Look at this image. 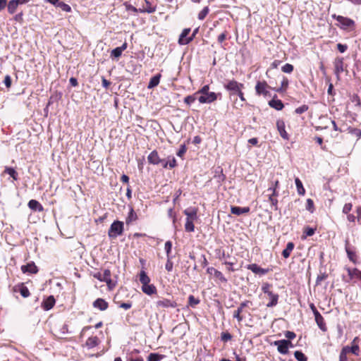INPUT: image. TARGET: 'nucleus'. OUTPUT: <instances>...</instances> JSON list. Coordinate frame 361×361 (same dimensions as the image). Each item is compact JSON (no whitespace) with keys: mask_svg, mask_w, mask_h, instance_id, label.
<instances>
[{"mask_svg":"<svg viewBox=\"0 0 361 361\" xmlns=\"http://www.w3.org/2000/svg\"><path fill=\"white\" fill-rule=\"evenodd\" d=\"M209 85H205L195 93V95H200L197 99L200 104H210L221 98V93L209 92Z\"/></svg>","mask_w":361,"mask_h":361,"instance_id":"obj_1","label":"nucleus"},{"mask_svg":"<svg viewBox=\"0 0 361 361\" xmlns=\"http://www.w3.org/2000/svg\"><path fill=\"white\" fill-rule=\"evenodd\" d=\"M139 281L142 283V290L147 295H152L157 293V289L154 284H149L151 279L144 270L139 274Z\"/></svg>","mask_w":361,"mask_h":361,"instance_id":"obj_2","label":"nucleus"},{"mask_svg":"<svg viewBox=\"0 0 361 361\" xmlns=\"http://www.w3.org/2000/svg\"><path fill=\"white\" fill-rule=\"evenodd\" d=\"M92 276L102 282H105L109 290L115 288L116 282L111 279V272L109 269H104L103 272L97 271L92 274Z\"/></svg>","mask_w":361,"mask_h":361,"instance_id":"obj_3","label":"nucleus"},{"mask_svg":"<svg viewBox=\"0 0 361 361\" xmlns=\"http://www.w3.org/2000/svg\"><path fill=\"white\" fill-rule=\"evenodd\" d=\"M272 285L269 283H264L262 286V290L264 294H267L269 302L267 304V307H272L277 305L279 295L278 293H275L271 290Z\"/></svg>","mask_w":361,"mask_h":361,"instance_id":"obj_4","label":"nucleus"},{"mask_svg":"<svg viewBox=\"0 0 361 361\" xmlns=\"http://www.w3.org/2000/svg\"><path fill=\"white\" fill-rule=\"evenodd\" d=\"M279 188V180H276L271 183V185L267 189V192H271L269 194V201L272 207H274L276 210L278 209V200L277 197L279 196L278 189Z\"/></svg>","mask_w":361,"mask_h":361,"instance_id":"obj_5","label":"nucleus"},{"mask_svg":"<svg viewBox=\"0 0 361 361\" xmlns=\"http://www.w3.org/2000/svg\"><path fill=\"white\" fill-rule=\"evenodd\" d=\"M255 89L257 96L267 97L271 96L269 90H273V87H271L266 80H258L256 82Z\"/></svg>","mask_w":361,"mask_h":361,"instance_id":"obj_6","label":"nucleus"},{"mask_svg":"<svg viewBox=\"0 0 361 361\" xmlns=\"http://www.w3.org/2000/svg\"><path fill=\"white\" fill-rule=\"evenodd\" d=\"M332 18L336 19L338 22V25H337L341 29L353 30L355 27V21L349 18L344 17L343 16H338L336 14H333Z\"/></svg>","mask_w":361,"mask_h":361,"instance_id":"obj_7","label":"nucleus"},{"mask_svg":"<svg viewBox=\"0 0 361 361\" xmlns=\"http://www.w3.org/2000/svg\"><path fill=\"white\" fill-rule=\"evenodd\" d=\"M124 231V225L122 221H114L108 231V235L110 238H116L118 235L123 234Z\"/></svg>","mask_w":361,"mask_h":361,"instance_id":"obj_8","label":"nucleus"},{"mask_svg":"<svg viewBox=\"0 0 361 361\" xmlns=\"http://www.w3.org/2000/svg\"><path fill=\"white\" fill-rule=\"evenodd\" d=\"M224 87L229 92L230 96H231L233 94H236L240 90H243L244 88V85L235 80H228Z\"/></svg>","mask_w":361,"mask_h":361,"instance_id":"obj_9","label":"nucleus"},{"mask_svg":"<svg viewBox=\"0 0 361 361\" xmlns=\"http://www.w3.org/2000/svg\"><path fill=\"white\" fill-rule=\"evenodd\" d=\"M345 250L349 260L354 264H358V256L356 253L355 248L350 244L348 240H345Z\"/></svg>","mask_w":361,"mask_h":361,"instance_id":"obj_10","label":"nucleus"},{"mask_svg":"<svg viewBox=\"0 0 361 361\" xmlns=\"http://www.w3.org/2000/svg\"><path fill=\"white\" fill-rule=\"evenodd\" d=\"M360 342V338L359 336H356L352 341L351 346L345 345L344 347L348 351L349 353H352L357 356L360 355V353L361 352Z\"/></svg>","mask_w":361,"mask_h":361,"instance_id":"obj_11","label":"nucleus"},{"mask_svg":"<svg viewBox=\"0 0 361 361\" xmlns=\"http://www.w3.org/2000/svg\"><path fill=\"white\" fill-rule=\"evenodd\" d=\"M157 308L160 310H164L166 308H175L177 307V302L175 300H169L167 298H163L156 302Z\"/></svg>","mask_w":361,"mask_h":361,"instance_id":"obj_12","label":"nucleus"},{"mask_svg":"<svg viewBox=\"0 0 361 361\" xmlns=\"http://www.w3.org/2000/svg\"><path fill=\"white\" fill-rule=\"evenodd\" d=\"M190 28H185L179 36L178 44L180 45H186L192 42V37H190Z\"/></svg>","mask_w":361,"mask_h":361,"instance_id":"obj_13","label":"nucleus"},{"mask_svg":"<svg viewBox=\"0 0 361 361\" xmlns=\"http://www.w3.org/2000/svg\"><path fill=\"white\" fill-rule=\"evenodd\" d=\"M276 128H277V130H278L281 137L286 140H288L289 135L286 130V125L283 120H281V119L277 120Z\"/></svg>","mask_w":361,"mask_h":361,"instance_id":"obj_14","label":"nucleus"},{"mask_svg":"<svg viewBox=\"0 0 361 361\" xmlns=\"http://www.w3.org/2000/svg\"><path fill=\"white\" fill-rule=\"evenodd\" d=\"M289 85V80L288 79L284 76L282 75L281 82L280 87H273V90L279 93V94H283L286 92Z\"/></svg>","mask_w":361,"mask_h":361,"instance_id":"obj_15","label":"nucleus"},{"mask_svg":"<svg viewBox=\"0 0 361 361\" xmlns=\"http://www.w3.org/2000/svg\"><path fill=\"white\" fill-rule=\"evenodd\" d=\"M56 304V300L53 295H49L44 299L41 305V307L44 310L48 311L52 309Z\"/></svg>","mask_w":361,"mask_h":361,"instance_id":"obj_16","label":"nucleus"},{"mask_svg":"<svg viewBox=\"0 0 361 361\" xmlns=\"http://www.w3.org/2000/svg\"><path fill=\"white\" fill-rule=\"evenodd\" d=\"M13 292H19L23 298H27L30 295V290L23 283H20L13 288Z\"/></svg>","mask_w":361,"mask_h":361,"instance_id":"obj_17","label":"nucleus"},{"mask_svg":"<svg viewBox=\"0 0 361 361\" xmlns=\"http://www.w3.org/2000/svg\"><path fill=\"white\" fill-rule=\"evenodd\" d=\"M148 162L153 165H158L164 161L161 159L157 150H153L147 157Z\"/></svg>","mask_w":361,"mask_h":361,"instance_id":"obj_18","label":"nucleus"},{"mask_svg":"<svg viewBox=\"0 0 361 361\" xmlns=\"http://www.w3.org/2000/svg\"><path fill=\"white\" fill-rule=\"evenodd\" d=\"M247 269L252 271L255 274L264 275L269 271V269H263L259 267L257 264H250L247 266Z\"/></svg>","mask_w":361,"mask_h":361,"instance_id":"obj_19","label":"nucleus"},{"mask_svg":"<svg viewBox=\"0 0 361 361\" xmlns=\"http://www.w3.org/2000/svg\"><path fill=\"white\" fill-rule=\"evenodd\" d=\"M20 269L22 272L24 274H37L39 271L37 267L33 262H31L26 265H23Z\"/></svg>","mask_w":361,"mask_h":361,"instance_id":"obj_20","label":"nucleus"},{"mask_svg":"<svg viewBox=\"0 0 361 361\" xmlns=\"http://www.w3.org/2000/svg\"><path fill=\"white\" fill-rule=\"evenodd\" d=\"M92 305L101 311H104L109 307V303L103 298H97L93 302Z\"/></svg>","mask_w":361,"mask_h":361,"instance_id":"obj_21","label":"nucleus"},{"mask_svg":"<svg viewBox=\"0 0 361 361\" xmlns=\"http://www.w3.org/2000/svg\"><path fill=\"white\" fill-rule=\"evenodd\" d=\"M344 59L343 57H337L334 61L335 73L339 75L343 71Z\"/></svg>","mask_w":361,"mask_h":361,"instance_id":"obj_22","label":"nucleus"},{"mask_svg":"<svg viewBox=\"0 0 361 361\" xmlns=\"http://www.w3.org/2000/svg\"><path fill=\"white\" fill-rule=\"evenodd\" d=\"M128 47V44L126 42H125L122 46L121 47H116L115 49H114L111 51V54H110V56L111 58H115V59H118L119 58L121 54H122V52L126 50Z\"/></svg>","mask_w":361,"mask_h":361,"instance_id":"obj_23","label":"nucleus"},{"mask_svg":"<svg viewBox=\"0 0 361 361\" xmlns=\"http://www.w3.org/2000/svg\"><path fill=\"white\" fill-rule=\"evenodd\" d=\"M276 97L277 96L275 95L274 98L269 102V105L270 107L277 111H281L283 109L284 104L281 99H276Z\"/></svg>","mask_w":361,"mask_h":361,"instance_id":"obj_24","label":"nucleus"},{"mask_svg":"<svg viewBox=\"0 0 361 361\" xmlns=\"http://www.w3.org/2000/svg\"><path fill=\"white\" fill-rule=\"evenodd\" d=\"M274 345L277 346V350L281 354L286 355L288 353L285 339L274 341Z\"/></svg>","mask_w":361,"mask_h":361,"instance_id":"obj_25","label":"nucleus"},{"mask_svg":"<svg viewBox=\"0 0 361 361\" xmlns=\"http://www.w3.org/2000/svg\"><path fill=\"white\" fill-rule=\"evenodd\" d=\"M314 318H315V322H316L317 326H319V328L324 332L326 331L327 326H326V322L324 321V319L322 316V314L320 313H317V314H316L314 316Z\"/></svg>","mask_w":361,"mask_h":361,"instance_id":"obj_26","label":"nucleus"},{"mask_svg":"<svg viewBox=\"0 0 361 361\" xmlns=\"http://www.w3.org/2000/svg\"><path fill=\"white\" fill-rule=\"evenodd\" d=\"M27 206L30 209L35 212H42L44 211L43 206L37 200H30L28 202Z\"/></svg>","mask_w":361,"mask_h":361,"instance_id":"obj_27","label":"nucleus"},{"mask_svg":"<svg viewBox=\"0 0 361 361\" xmlns=\"http://www.w3.org/2000/svg\"><path fill=\"white\" fill-rule=\"evenodd\" d=\"M250 211V209L249 207H236V206H232L231 207V214H235V215H238V216H240L243 214H247V213H249Z\"/></svg>","mask_w":361,"mask_h":361,"instance_id":"obj_28","label":"nucleus"},{"mask_svg":"<svg viewBox=\"0 0 361 361\" xmlns=\"http://www.w3.org/2000/svg\"><path fill=\"white\" fill-rule=\"evenodd\" d=\"M100 342L99 338L97 336H90L87 339L85 346L88 348H92L97 346Z\"/></svg>","mask_w":361,"mask_h":361,"instance_id":"obj_29","label":"nucleus"},{"mask_svg":"<svg viewBox=\"0 0 361 361\" xmlns=\"http://www.w3.org/2000/svg\"><path fill=\"white\" fill-rule=\"evenodd\" d=\"M184 214L186 215V219L189 220H196L197 218V209L193 208L192 209H185L183 212Z\"/></svg>","mask_w":361,"mask_h":361,"instance_id":"obj_30","label":"nucleus"},{"mask_svg":"<svg viewBox=\"0 0 361 361\" xmlns=\"http://www.w3.org/2000/svg\"><path fill=\"white\" fill-rule=\"evenodd\" d=\"M157 7L155 6H152L150 2L148 1H145V6H143L142 8H140L139 11L140 13H152L156 11Z\"/></svg>","mask_w":361,"mask_h":361,"instance_id":"obj_31","label":"nucleus"},{"mask_svg":"<svg viewBox=\"0 0 361 361\" xmlns=\"http://www.w3.org/2000/svg\"><path fill=\"white\" fill-rule=\"evenodd\" d=\"M137 219V215L135 212L133 207H130L128 212V216L126 219V224L130 225L131 223L135 221Z\"/></svg>","mask_w":361,"mask_h":361,"instance_id":"obj_32","label":"nucleus"},{"mask_svg":"<svg viewBox=\"0 0 361 361\" xmlns=\"http://www.w3.org/2000/svg\"><path fill=\"white\" fill-rule=\"evenodd\" d=\"M20 4L16 0H10L8 2L7 10L8 13L13 14L16 12L17 8Z\"/></svg>","mask_w":361,"mask_h":361,"instance_id":"obj_33","label":"nucleus"},{"mask_svg":"<svg viewBox=\"0 0 361 361\" xmlns=\"http://www.w3.org/2000/svg\"><path fill=\"white\" fill-rule=\"evenodd\" d=\"M294 247V243L293 242H288L286 245V247L282 252L283 257L286 259L288 258Z\"/></svg>","mask_w":361,"mask_h":361,"instance_id":"obj_34","label":"nucleus"},{"mask_svg":"<svg viewBox=\"0 0 361 361\" xmlns=\"http://www.w3.org/2000/svg\"><path fill=\"white\" fill-rule=\"evenodd\" d=\"M161 77V74L159 73V74L153 76L152 78H151L149 82L147 85V88L152 89V88L157 87L160 82Z\"/></svg>","mask_w":361,"mask_h":361,"instance_id":"obj_35","label":"nucleus"},{"mask_svg":"<svg viewBox=\"0 0 361 361\" xmlns=\"http://www.w3.org/2000/svg\"><path fill=\"white\" fill-rule=\"evenodd\" d=\"M114 302L118 306V307L128 310L132 307L133 303L131 301H128L126 302L122 301H117L116 296H115L114 299Z\"/></svg>","mask_w":361,"mask_h":361,"instance_id":"obj_36","label":"nucleus"},{"mask_svg":"<svg viewBox=\"0 0 361 361\" xmlns=\"http://www.w3.org/2000/svg\"><path fill=\"white\" fill-rule=\"evenodd\" d=\"M295 185H296V188H297V191H298V195H302V196L305 195V189L303 187L302 183L299 179V178H295Z\"/></svg>","mask_w":361,"mask_h":361,"instance_id":"obj_37","label":"nucleus"},{"mask_svg":"<svg viewBox=\"0 0 361 361\" xmlns=\"http://www.w3.org/2000/svg\"><path fill=\"white\" fill-rule=\"evenodd\" d=\"M316 230L317 228H311L309 226L304 227L302 238H306L307 237L312 236L315 233Z\"/></svg>","mask_w":361,"mask_h":361,"instance_id":"obj_38","label":"nucleus"},{"mask_svg":"<svg viewBox=\"0 0 361 361\" xmlns=\"http://www.w3.org/2000/svg\"><path fill=\"white\" fill-rule=\"evenodd\" d=\"M164 357V355L152 353L148 355L147 361H161Z\"/></svg>","mask_w":361,"mask_h":361,"instance_id":"obj_39","label":"nucleus"},{"mask_svg":"<svg viewBox=\"0 0 361 361\" xmlns=\"http://www.w3.org/2000/svg\"><path fill=\"white\" fill-rule=\"evenodd\" d=\"M4 172L10 175L13 180H17L18 179V174L13 168L6 167Z\"/></svg>","mask_w":361,"mask_h":361,"instance_id":"obj_40","label":"nucleus"},{"mask_svg":"<svg viewBox=\"0 0 361 361\" xmlns=\"http://www.w3.org/2000/svg\"><path fill=\"white\" fill-rule=\"evenodd\" d=\"M200 302V299L195 298V296L192 295H189L188 306L191 307H195Z\"/></svg>","mask_w":361,"mask_h":361,"instance_id":"obj_41","label":"nucleus"},{"mask_svg":"<svg viewBox=\"0 0 361 361\" xmlns=\"http://www.w3.org/2000/svg\"><path fill=\"white\" fill-rule=\"evenodd\" d=\"M194 221L186 219L185 224V229L187 232H193L195 230Z\"/></svg>","mask_w":361,"mask_h":361,"instance_id":"obj_42","label":"nucleus"},{"mask_svg":"<svg viewBox=\"0 0 361 361\" xmlns=\"http://www.w3.org/2000/svg\"><path fill=\"white\" fill-rule=\"evenodd\" d=\"M306 209L312 214L315 211L314 201L310 198L307 199L306 201Z\"/></svg>","mask_w":361,"mask_h":361,"instance_id":"obj_43","label":"nucleus"},{"mask_svg":"<svg viewBox=\"0 0 361 361\" xmlns=\"http://www.w3.org/2000/svg\"><path fill=\"white\" fill-rule=\"evenodd\" d=\"M243 311V310L238 307V309L233 312V317L235 318L239 323L243 319V316L241 314Z\"/></svg>","mask_w":361,"mask_h":361,"instance_id":"obj_44","label":"nucleus"},{"mask_svg":"<svg viewBox=\"0 0 361 361\" xmlns=\"http://www.w3.org/2000/svg\"><path fill=\"white\" fill-rule=\"evenodd\" d=\"M294 356L298 361H307V356L302 351H295Z\"/></svg>","mask_w":361,"mask_h":361,"instance_id":"obj_45","label":"nucleus"},{"mask_svg":"<svg viewBox=\"0 0 361 361\" xmlns=\"http://www.w3.org/2000/svg\"><path fill=\"white\" fill-rule=\"evenodd\" d=\"M350 101L352 103L355 104V106L357 108H360L361 106V100L360 97L357 94H354L350 97Z\"/></svg>","mask_w":361,"mask_h":361,"instance_id":"obj_46","label":"nucleus"},{"mask_svg":"<svg viewBox=\"0 0 361 361\" xmlns=\"http://www.w3.org/2000/svg\"><path fill=\"white\" fill-rule=\"evenodd\" d=\"M348 351L345 349V347H343L339 355V361H348Z\"/></svg>","mask_w":361,"mask_h":361,"instance_id":"obj_47","label":"nucleus"},{"mask_svg":"<svg viewBox=\"0 0 361 361\" xmlns=\"http://www.w3.org/2000/svg\"><path fill=\"white\" fill-rule=\"evenodd\" d=\"M214 252H215L216 257L219 259H222L223 258H225V257H226L225 250L221 247L216 249L214 250Z\"/></svg>","mask_w":361,"mask_h":361,"instance_id":"obj_48","label":"nucleus"},{"mask_svg":"<svg viewBox=\"0 0 361 361\" xmlns=\"http://www.w3.org/2000/svg\"><path fill=\"white\" fill-rule=\"evenodd\" d=\"M232 335L228 331H223L221 334V339L223 342H228L232 339Z\"/></svg>","mask_w":361,"mask_h":361,"instance_id":"obj_49","label":"nucleus"},{"mask_svg":"<svg viewBox=\"0 0 361 361\" xmlns=\"http://www.w3.org/2000/svg\"><path fill=\"white\" fill-rule=\"evenodd\" d=\"M294 70V66L290 63H286L281 67V71L286 73H291Z\"/></svg>","mask_w":361,"mask_h":361,"instance_id":"obj_50","label":"nucleus"},{"mask_svg":"<svg viewBox=\"0 0 361 361\" xmlns=\"http://www.w3.org/2000/svg\"><path fill=\"white\" fill-rule=\"evenodd\" d=\"M308 109H309V106H308V105H307V104H303V105H302V106H299V107L296 108V109H295V111H294V112H295V114H303V113L306 112L307 111H308Z\"/></svg>","mask_w":361,"mask_h":361,"instance_id":"obj_51","label":"nucleus"},{"mask_svg":"<svg viewBox=\"0 0 361 361\" xmlns=\"http://www.w3.org/2000/svg\"><path fill=\"white\" fill-rule=\"evenodd\" d=\"M197 95H195V94H192V95H188V96L185 97L184 102L187 105H190L191 104H192L197 99Z\"/></svg>","mask_w":361,"mask_h":361,"instance_id":"obj_52","label":"nucleus"},{"mask_svg":"<svg viewBox=\"0 0 361 361\" xmlns=\"http://www.w3.org/2000/svg\"><path fill=\"white\" fill-rule=\"evenodd\" d=\"M214 276L222 283H227L228 280L224 276V274L219 270L215 271L214 274Z\"/></svg>","mask_w":361,"mask_h":361,"instance_id":"obj_53","label":"nucleus"},{"mask_svg":"<svg viewBox=\"0 0 361 361\" xmlns=\"http://www.w3.org/2000/svg\"><path fill=\"white\" fill-rule=\"evenodd\" d=\"M209 9L207 6L204 7L199 13H198V19L204 20L207 14L209 13Z\"/></svg>","mask_w":361,"mask_h":361,"instance_id":"obj_54","label":"nucleus"},{"mask_svg":"<svg viewBox=\"0 0 361 361\" xmlns=\"http://www.w3.org/2000/svg\"><path fill=\"white\" fill-rule=\"evenodd\" d=\"M186 143H184L183 145H180L178 151L177 152L176 154L178 157L182 158L184 154H185L186 151H187V147H186Z\"/></svg>","mask_w":361,"mask_h":361,"instance_id":"obj_55","label":"nucleus"},{"mask_svg":"<svg viewBox=\"0 0 361 361\" xmlns=\"http://www.w3.org/2000/svg\"><path fill=\"white\" fill-rule=\"evenodd\" d=\"M57 7H59L60 8H61L62 11H66V12H71V6L63 2V1H61L59 2L58 4H57Z\"/></svg>","mask_w":361,"mask_h":361,"instance_id":"obj_56","label":"nucleus"},{"mask_svg":"<svg viewBox=\"0 0 361 361\" xmlns=\"http://www.w3.org/2000/svg\"><path fill=\"white\" fill-rule=\"evenodd\" d=\"M164 249L166 252L167 257H171V252L172 249V243L170 240H168L165 243Z\"/></svg>","mask_w":361,"mask_h":361,"instance_id":"obj_57","label":"nucleus"},{"mask_svg":"<svg viewBox=\"0 0 361 361\" xmlns=\"http://www.w3.org/2000/svg\"><path fill=\"white\" fill-rule=\"evenodd\" d=\"M281 61L279 60H274L270 65V68L267 71L266 75L269 77L268 73L270 69L277 68L278 66L281 64Z\"/></svg>","mask_w":361,"mask_h":361,"instance_id":"obj_58","label":"nucleus"},{"mask_svg":"<svg viewBox=\"0 0 361 361\" xmlns=\"http://www.w3.org/2000/svg\"><path fill=\"white\" fill-rule=\"evenodd\" d=\"M173 267V262L171 261V257H167V261H166V263L165 264V269L169 272H170V271H172Z\"/></svg>","mask_w":361,"mask_h":361,"instance_id":"obj_59","label":"nucleus"},{"mask_svg":"<svg viewBox=\"0 0 361 361\" xmlns=\"http://www.w3.org/2000/svg\"><path fill=\"white\" fill-rule=\"evenodd\" d=\"M353 204L351 203H346L343 207V212L348 214L352 209Z\"/></svg>","mask_w":361,"mask_h":361,"instance_id":"obj_60","label":"nucleus"},{"mask_svg":"<svg viewBox=\"0 0 361 361\" xmlns=\"http://www.w3.org/2000/svg\"><path fill=\"white\" fill-rule=\"evenodd\" d=\"M227 35H228V32L227 31H224V32L220 34L218 36V39H217L218 42L221 44L226 39Z\"/></svg>","mask_w":361,"mask_h":361,"instance_id":"obj_61","label":"nucleus"},{"mask_svg":"<svg viewBox=\"0 0 361 361\" xmlns=\"http://www.w3.org/2000/svg\"><path fill=\"white\" fill-rule=\"evenodd\" d=\"M4 82L7 88H10L12 82L11 76L6 75L4 78Z\"/></svg>","mask_w":361,"mask_h":361,"instance_id":"obj_62","label":"nucleus"},{"mask_svg":"<svg viewBox=\"0 0 361 361\" xmlns=\"http://www.w3.org/2000/svg\"><path fill=\"white\" fill-rule=\"evenodd\" d=\"M285 336L287 340H292L296 337V334L293 331H287L285 332Z\"/></svg>","mask_w":361,"mask_h":361,"instance_id":"obj_63","label":"nucleus"},{"mask_svg":"<svg viewBox=\"0 0 361 361\" xmlns=\"http://www.w3.org/2000/svg\"><path fill=\"white\" fill-rule=\"evenodd\" d=\"M337 49L341 53H343L348 49V46L347 44L338 43L337 44Z\"/></svg>","mask_w":361,"mask_h":361,"instance_id":"obj_64","label":"nucleus"}]
</instances>
